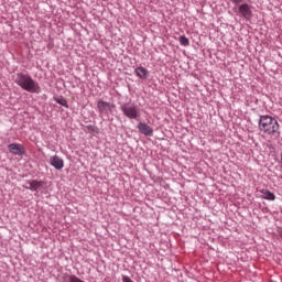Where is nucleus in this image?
Wrapping results in <instances>:
<instances>
[{
  "instance_id": "nucleus-7",
  "label": "nucleus",
  "mask_w": 282,
  "mask_h": 282,
  "mask_svg": "<svg viewBox=\"0 0 282 282\" xmlns=\"http://www.w3.org/2000/svg\"><path fill=\"white\" fill-rule=\"evenodd\" d=\"M238 12L243 19H250L252 17V7L248 3H242L239 6Z\"/></svg>"
},
{
  "instance_id": "nucleus-3",
  "label": "nucleus",
  "mask_w": 282,
  "mask_h": 282,
  "mask_svg": "<svg viewBox=\"0 0 282 282\" xmlns=\"http://www.w3.org/2000/svg\"><path fill=\"white\" fill-rule=\"evenodd\" d=\"M120 109L123 116L130 120H135L140 117V112H138V106H135V104H123Z\"/></svg>"
},
{
  "instance_id": "nucleus-1",
  "label": "nucleus",
  "mask_w": 282,
  "mask_h": 282,
  "mask_svg": "<svg viewBox=\"0 0 282 282\" xmlns=\"http://www.w3.org/2000/svg\"><path fill=\"white\" fill-rule=\"evenodd\" d=\"M258 127L259 130L264 133V135L279 138V129H281V126H279V121H276L274 117H271L270 115L260 116Z\"/></svg>"
},
{
  "instance_id": "nucleus-15",
  "label": "nucleus",
  "mask_w": 282,
  "mask_h": 282,
  "mask_svg": "<svg viewBox=\"0 0 282 282\" xmlns=\"http://www.w3.org/2000/svg\"><path fill=\"white\" fill-rule=\"evenodd\" d=\"M86 129H88V131H94V126H87Z\"/></svg>"
},
{
  "instance_id": "nucleus-13",
  "label": "nucleus",
  "mask_w": 282,
  "mask_h": 282,
  "mask_svg": "<svg viewBox=\"0 0 282 282\" xmlns=\"http://www.w3.org/2000/svg\"><path fill=\"white\" fill-rule=\"evenodd\" d=\"M178 43L183 45V47H188V45H191V41L188 40V37H186V35H181L178 37Z\"/></svg>"
},
{
  "instance_id": "nucleus-10",
  "label": "nucleus",
  "mask_w": 282,
  "mask_h": 282,
  "mask_svg": "<svg viewBox=\"0 0 282 282\" xmlns=\"http://www.w3.org/2000/svg\"><path fill=\"white\" fill-rule=\"evenodd\" d=\"M134 73L142 80H144L149 77V70H147V68H144L142 66L137 67Z\"/></svg>"
},
{
  "instance_id": "nucleus-2",
  "label": "nucleus",
  "mask_w": 282,
  "mask_h": 282,
  "mask_svg": "<svg viewBox=\"0 0 282 282\" xmlns=\"http://www.w3.org/2000/svg\"><path fill=\"white\" fill-rule=\"evenodd\" d=\"M14 83L18 84L21 89H24V91H29V94H41L39 82L34 80L30 74H15Z\"/></svg>"
},
{
  "instance_id": "nucleus-12",
  "label": "nucleus",
  "mask_w": 282,
  "mask_h": 282,
  "mask_svg": "<svg viewBox=\"0 0 282 282\" xmlns=\"http://www.w3.org/2000/svg\"><path fill=\"white\" fill-rule=\"evenodd\" d=\"M55 102L57 105H61L62 107H65L66 109H69V104H67V99L64 97H54Z\"/></svg>"
},
{
  "instance_id": "nucleus-6",
  "label": "nucleus",
  "mask_w": 282,
  "mask_h": 282,
  "mask_svg": "<svg viewBox=\"0 0 282 282\" xmlns=\"http://www.w3.org/2000/svg\"><path fill=\"white\" fill-rule=\"evenodd\" d=\"M137 129L139 133H142V135H147L148 138L153 137V128H151V126L144 122H139V124L137 126Z\"/></svg>"
},
{
  "instance_id": "nucleus-14",
  "label": "nucleus",
  "mask_w": 282,
  "mask_h": 282,
  "mask_svg": "<svg viewBox=\"0 0 282 282\" xmlns=\"http://www.w3.org/2000/svg\"><path fill=\"white\" fill-rule=\"evenodd\" d=\"M235 6H239V3H243V0H231Z\"/></svg>"
},
{
  "instance_id": "nucleus-8",
  "label": "nucleus",
  "mask_w": 282,
  "mask_h": 282,
  "mask_svg": "<svg viewBox=\"0 0 282 282\" xmlns=\"http://www.w3.org/2000/svg\"><path fill=\"white\" fill-rule=\"evenodd\" d=\"M50 164L53 169H56V171H61L65 166V161L58 155H53L50 158Z\"/></svg>"
},
{
  "instance_id": "nucleus-5",
  "label": "nucleus",
  "mask_w": 282,
  "mask_h": 282,
  "mask_svg": "<svg viewBox=\"0 0 282 282\" xmlns=\"http://www.w3.org/2000/svg\"><path fill=\"white\" fill-rule=\"evenodd\" d=\"M8 150L12 155H25V147L21 143H11L8 145Z\"/></svg>"
},
{
  "instance_id": "nucleus-9",
  "label": "nucleus",
  "mask_w": 282,
  "mask_h": 282,
  "mask_svg": "<svg viewBox=\"0 0 282 282\" xmlns=\"http://www.w3.org/2000/svg\"><path fill=\"white\" fill-rule=\"evenodd\" d=\"M260 193L262 199H267L268 202H274V199H276V195H274V193L270 192L268 188H262Z\"/></svg>"
},
{
  "instance_id": "nucleus-11",
  "label": "nucleus",
  "mask_w": 282,
  "mask_h": 282,
  "mask_svg": "<svg viewBox=\"0 0 282 282\" xmlns=\"http://www.w3.org/2000/svg\"><path fill=\"white\" fill-rule=\"evenodd\" d=\"M28 184L30 191H39L43 186V183L39 181H29Z\"/></svg>"
},
{
  "instance_id": "nucleus-4",
  "label": "nucleus",
  "mask_w": 282,
  "mask_h": 282,
  "mask_svg": "<svg viewBox=\"0 0 282 282\" xmlns=\"http://www.w3.org/2000/svg\"><path fill=\"white\" fill-rule=\"evenodd\" d=\"M97 109L101 116H107V113H112L113 109H116V105L99 99L97 101Z\"/></svg>"
}]
</instances>
